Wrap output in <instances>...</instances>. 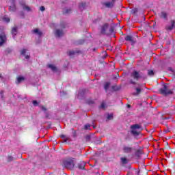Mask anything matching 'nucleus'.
<instances>
[{"label":"nucleus","mask_w":175,"mask_h":175,"mask_svg":"<svg viewBox=\"0 0 175 175\" xmlns=\"http://www.w3.org/2000/svg\"><path fill=\"white\" fill-rule=\"evenodd\" d=\"M147 80V75L144 74L143 72L134 70L130 75V79H129V84L135 85L136 81L139 80Z\"/></svg>","instance_id":"obj_1"},{"label":"nucleus","mask_w":175,"mask_h":175,"mask_svg":"<svg viewBox=\"0 0 175 175\" xmlns=\"http://www.w3.org/2000/svg\"><path fill=\"white\" fill-rule=\"evenodd\" d=\"M159 92L161 95L167 96V95H172V94H173V90H170L167 83H165L163 85V87L159 89Z\"/></svg>","instance_id":"obj_2"},{"label":"nucleus","mask_w":175,"mask_h":175,"mask_svg":"<svg viewBox=\"0 0 175 175\" xmlns=\"http://www.w3.org/2000/svg\"><path fill=\"white\" fill-rule=\"evenodd\" d=\"M140 125L139 124H133L131 126V133L135 137H137L139 135H140Z\"/></svg>","instance_id":"obj_3"},{"label":"nucleus","mask_w":175,"mask_h":175,"mask_svg":"<svg viewBox=\"0 0 175 175\" xmlns=\"http://www.w3.org/2000/svg\"><path fill=\"white\" fill-rule=\"evenodd\" d=\"M64 166L66 169L68 170H72L73 167H75V161L72 159L66 160L64 162Z\"/></svg>","instance_id":"obj_4"},{"label":"nucleus","mask_w":175,"mask_h":175,"mask_svg":"<svg viewBox=\"0 0 175 175\" xmlns=\"http://www.w3.org/2000/svg\"><path fill=\"white\" fill-rule=\"evenodd\" d=\"M107 29H109V24L105 23L101 27L100 33H102V35H109V33L107 32Z\"/></svg>","instance_id":"obj_5"},{"label":"nucleus","mask_w":175,"mask_h":175,"mask_svg":"<svg viewBox=\"0 0 175 175\" xmlns=\"http://www.w3.org/2000/svg\"><path fill=\"white\" fill-rule=\"evenodd\" d=\"M65 35V32L62 29H57L55 31V38H62Z\"/></svg>","instance_id":"obj_6"},{"label":"nucleus","mask_w":175,"mask_h":175,"mask_svg":"<svg viewBox=\"0 0 175 175\" xmlns=\"http://www.w3.org/2000/svg\"><path fill=\"white\" fill-rule=\"evenodd\" d=\"M7 38H6V34L5 33H1L0 34V47L1 46H3L5 43H6Z\"/></svg>","instance_id":"obj_7"},{"label":"nucleus","mask_w":175,"mask_h":175,"mask_svg":"<svg viewBox=\"0 0 175 175\" xmlns=\"http://www.w3.org/2000/svg\"><path fill=\"white\" fill-rule=\"evenodd\" d=\"M116 2V0H112L111 1H107L103 3V5L105 6V8H111L114 6V3Z\"/></svg>","instance_id":"obj_8"},{"label":"nucleus","mask_w":175,"mask_h":175,"mask_svg":"<svg viewBox=\"0 0 175 175\" xmlns=\"http://www.w3.org/2000/svg\"><path fill=\"white\" fill-rule=\"evenodd\" d=\"M18 28L17 27V26H14V27H12V31H11V33L14 39L16 35H17L18 33Z\"/></svg>","instance_id":"obj_9"},{"label":"nucleus","mask_w":175,"mask_h":175,"mask_svg":"<svg viewBox=\"0 0 175 175\" xmlns=\"http://www.w3.org/2000/svg\"><path fill=\"white\" fill-rule=\"evenodd\" d=\"M160 18L167 21V13L165 11H162L159 14Z\"/></svg>","instance_id":"obj_10"},{"label":"nucleus","mask_w":175,"mask_h":175,"mask_svg":"<svg viewBox=\"0 0 175 175\" xmlns=\"http://www.w3.org/2000/svg\"><path fill=\"white\" fill-rule=\"evenodd\" d=\"M79 8L81 12H83V10H85V9L87 8V3L81 2L79 3Z\"/></svg>","instance_id":"obj_11"},{"label":"nucleus","mask_w":175,"mask_h":175,"mask_svg":"<svg viewBox=\"0 0 175 175\" xmlns=\"http://www.w3.org/2000/svg\"><path fill=\"white\" fill-rule=\"evenodd\" d=\"M21 6L23 10H26V12H31V8H29V6L27 5L25 3H21Z\"/></svg>","instance_id":"obj_12"},{"label":"nucleus","mask_w":175,"mask_h":175,"mask_svg":"<svg viewBox=\"0 0 175 175\" xmlns=\"http://www.w3.org/2000/svg\"><path fill=\"white\" fill-rule=\"evenodd\" d=\"M174 25H175V21H171V25L166 26V29L167 31H172L173 28H174Z\"/></svg>","instance_id":"obj_13"},{"label":"nucleus","mask_w":175,"mask_h":175,"mask_svg":"<svg viewBox=\"0 0 175 175\" xmlns=\"http://www.w3.org/2000/svg\"><path fill=\"white\" fill-rule=\"evenodd\" d=\"M125 40H126L127 42H131V44H135V40H133V37H132L131 36H127L125 38Z\"/></svg>","instance_id":"obj_14"},{"label":"nucleus","mask_w":175,"mask_h":175,"mask_svg":"<svg viewBox=\"0 0 175 175\" xmlns=\"http://www.w3.org/2000/svg\"><path fill=\"white\" fill-rule=\"evenodd\" d=\"M80 53V51H68L67 52L68 55L70 57H72V55H75V54H79Z\"/></svg>","instance_id":"obj_15"},{"label":"nucleus","mask_w":175,"mask_h":175,"mask_svg":"<svg viewBox=\"0 0 175 175\" xmlns=\"http://www.w3.org/2000/svg\"><path fill=\"white\" fill-rule=\"evenodd\" d=\"M132 150H133V148H132L129 146H124V148H123V151H124V152H126V153L132 152Z\"/></svg>","instance_id":"obj_16"},{"label":"nucleus","mask_w":175,"mask_h":175,"mask_svg":"<svg viewBox=\"0 0 175 175\" xmlns=\"http://www.w3.org/2000/svg\"><path fill=\"white\" fill-rule=\"evenodd\" d=\"M33 33H35V35H38V36L40 37L42 35H43V33L39 30V29H35L32 31Z\"/></svg>","instance_id":"obj_17"},{"label":"nucleus","mask_w":175,"mask_h":175,"mask_svg":"<svg viewBox=\"0 0 175 175\" xmlns=\"http://www.w3.org/2000/svg\"><path fill=\"white\" fill-rule=\"evenodd\" d=\"M48 68H49V69H51V70H53V72H58V68L53 64H49Z\"/></svg>","instance_id":"obj_18"},{"label":"nucleus","mask_w":175,"mask_h":175,"mask_svg":"<svg viewBox=\"0 0 175 175\" xmlns=\"http://www.w3.org/2000/svg\"><path fill=\"white\" fill-rule=\"evenodd\" d=\"M85 167V163H84L83 161L78 164V168L80 169L81 170H84Z\"/></svg>","instance_id":"obj_19"},{"label":"nucleus","mask_w":175,"mask_h":175,"mask_svg":"<svg viewBox=\"0 0 175 175\" xmlns=\"http://www.w3.org/2000/svg\"><path fill=\"white\" fill-rule=\"evenodd\" d=\"M25 80V78L24 77H19L17 78L16 84H20V83H23Z\"/></svg>","instance_id":"obj_20"},{"label":"nucleus","mask_w":175,"mask_h":175,"mask_svg":"<svg viewBox=\"0 0 175 175\" xmlns=\"http://www.w3.org/2000/svg\"><path fill=\"white\" fill-rule=\"evenodd\" d=\"M120 162L123 164V165H126V163H128L129 161L128 159L125 158V157H122L120 159Z\"/></svg>","instance_id":"obj_21"},{"label":"nucleus","mask_w":175,"mask_h":175,"mask_svg":"<svg viewBox=\"0 0 175 175\" xmlns=\"http://www.w3.org/2000/svg\"><path fill=\"white\" fill-rule=\"evenodd\" d=\"M60 137H62V139H63V142L64 143H66V142H68V140H69V137H66V135H62L60 136Z\"/></svg>","instance_id":"obj_22"},{"label":"nucleus","mask_w":175,"mask_h":175,"mask_svg":"<svg viewBox=\"0 0 175 175\" xmlns=\"http://www.w3.org/2000/svg\"><path fill=\"white\" fill-rule=\"evenodd\" d=\"M110 87V83L107 82L104 85V89L106 92H107V90H109V88Z\"/></svg>","instance_id":"obj_23"},{"label":"nucleus","mask_w":175,"mask_h":175,"mask_svg":"<svg viewBox=\"0 0 175 175\" xmlns=\"http://www.w3.org/2000/svg\"><path fill=\"white\" fill-rule=\"evenodd\" d=\"M86 103H88V105H94V103H95V101H94V100L92 99H88L86 100Z\"/></svg>","instance_id":"obj_24"},{"label":"nucleus","mask_w":175,"mask_h":175,"mask_svg":"<svg viewBox=\"0 0 175 175\" xmlns=\"http://www.w3.org/2000/svg\"><path fill=\"white\" fill-rule=\"evenodd\" d=\"M3 21H5V23H10V18L8 16H3Z\"/></svg>","instance_id":"obj_25"},{"label":"nucleus","mask_w":175,"mask_h":175,"mask_svg":"<svg viewBox=\"0 0 175 175\" xmlns=\"http://www.w3.org/2000/svg\"><path fill=\"white\" fill-rule=\"evenodd\" d=\"M136 92L133 94V95H139L142 92V89L137 88L136 89Z\"/></svg>","instance_id":"obj_26"},{"label":"nucleus","mask_w":175,"mask_h":175,"mask_svg":"<svg viewBox=\"0 0 175 175\" xmlns=\"http://www.w3.org/2000/svg\"><path fill=\"white\" fill-rule=\"evenodd\" d=\"M16 10V5L13 4L12 6H10V11L14 12Z\"/></svg>","instance_id":"obj_27"},{"label":"nucleus","mask_w":175,"mask_h":175,"mask_svg":"<svg viewBox=\"0 0 175 175\" xmlns=\"http://www.w3.org/2000/svg\"><path fill=\"white\" fill-rule=\"evenodd\" d=\"M148 76H150V77L154 76V71L152 70H148Z\"/></svg>","instance_id":"obj_28"},{"label":"nucleus","mask_w":175,"mask_h":175,"mask_svg":"<svg viewBox=\"0 0 175 175\" xmlns=\"http://www.w3.org/2000/svg\"><path fill=\"white\" fill-rule=\"evenodd\" d=\"M142 154H143V152H142V150H137L135 152L136 157H140V155H142Z\"/></svg>","instance_id":"obj_29"},{"label":"nucleus","mask_w":175,"mask_h":175,"mask_svg":"<svg viewBox=\"0 0 175 175\" xmlns=\"http://www.w3.org/2000/svg\"><path fill=\"white\" fill-rule=\"evenodd\" d=\"M70 12H71L70 9H64L63 11V13L64 14H68L70 13Z\"/></svg>","instance_id":"obj_30"},{"label":"nucleus","mask_w":175,"mask_h":175,"mask_svg":"<svg viewBox=\"0 0 175 175\" xmlns=\"http://www.w3.org/2000/svg\"><path fill=\"white\" fill-rule=\"evenodd\" d=\"M85 92V89H83L79 94H78V97L80 98L82 94H84Z\"/></svg>","instance_id":"obj_31"},{"label":"nucleus","mask_w":175,"mask_h":175,"mask_svg":"<svg viewBox=\"0 0 175 175\" xmlns=\"http://www.w3.org/2000/svg\"><path fill=\"white\" fill-rule=\"evenodd\" d=\"M107 120H113V114L111 113V114H108L107 117Z\"/></svg>","instance_id":"obj_32"},{"label":"nucleus","mask_w":175,"mask_h":175,"mask_svg":"<svg viewBox=\"0 0 175 175\" xmlns=\"http://www.w3.org/2000/svg\"><path fill=\"white\" fill-rule=\"evenodd\" d=\"M12 161H14V158H13V157H12V156H9L8 157V162H12Z\"/></svg>","instance_id":"obj_33"},{"label":"nucleus","mask_w":175,"mask_h":175,"mask_svg":"<svg viewBox=\"0 0 175 175\" xmlns=\"http://www.w3.org/2000/svg\"><path fill=\"white\" fill-rule=\"evenodd\" d=\"M113 32H114V27H111L109 28V32H108L109 35H110V33H113Z\"/></svg>","instance_id":"obj_34"},{"label":"nucleus","mask_w":175,"mask_h":175,"mask_svg":"<svg viewBox=\"0 0 175 175\" xmlns=\"http://www.w3.org/2000/svg\"><path fill=\"white\" fill-rule=\"evenodd\" d=\"M85 139H86V142H90V140H91L92 137H91V135H86Z\"/></svg>","instance_id":"obj_35"},{"label":"nucleus","mask_w":175,"mask_h":175,"mask_svg":"<svg viewBox=\"0 0 175 175\" xmlns=\"http://www.w3.org/2000/svg\"><path fill=\"white\" fill-rule=\"evenodd\" d=\"M84 43V40H79L77 42V44H83Z\"/></svg>","instance_id":"obj_36"},{"label":"nucleus","mask_w":175,"mask_h":175,"mask_svg":"<svg viewBox=\"0 0 175 175\" xmlns=\"http://www.w3.org/2000/svg\"><path fill=\"white\" fill-rule=\"evenodd\" d=\"M25 53H27V49H23L21 51V55H25Z\"/></svg>","instance_id":"obj_37"},{"label":"nucleus","mask_w":175,"mask_h":175,"mask_svg":"<svg viewBox=\"0 0 175 175\" xmlns=\"http://www.w3.org/2000/svg\"><path fill=\"white\" fill-rule=\"evenodd\" d=\"M40 109L42 110V111H47V108H46L44 106H40Z\"/></svg>","instance_id":"obj_38"},{"label":"nucleus","mask_w":175,"mask_h":175,"mask_svg":"<svg viewBox=\"0 0 175 175\" xmlns=\"http://www.w3.org/2000/svg\"><path fill=\"white\" fill-rule=\"evenodd\" d=\"M32 103H33V106H38V105H39V103H38V101H37V100H33Z\"/></svg>","instance_id":"obj_39"},{"label":"nucleus","mask_w":175,"mask_h":175,"mask_svg":"<svg viewBox=\"0 0 175 175\" xmlns=\"http://www.w3.org/2000/svg\"><path fill=\"white\" fill-rule=\"evenodd\" d=\"M90 126H91V125H90L89 124H85L84 126V129H90Z\"/></svg>","instance_id":"obj_40"},{"label":"nucleus","mask_w":175,"mask_h":175,"mask_svg":"<svg viewBox=\"0 0 175 175\" xmlns=\"http://www.w3.org/2000/svg\"><path fill=\"white\" fill-rule=\"evenodd\" d=\"M106 108V104L105 103H103L100 105V109H105Z\"/></svg>","instance_id":"obj_41"},{"label":"nucleus","mask_w":175,"mask_h":175,"mask_svg":"<svg viewBox=\"0 0 175 175\" xmlns=\"http://www.w3.org/2000/svg\"><path fill=\"white\" fill-rule=\"evenodd\" d=\"M40 10L42 11V12H44L46 10V8L44 6H41L40 8Z\"/></svg>","instance_id":"obj_42"},{"label":"nucleus","mask_w":175,"mask_h":175,"mask_svg":"<svg viewBox=\"0 0 175 175\" xmlns=\"http://www.w3.org/2000/svg\"><path fill=\"white\" fill-rule=\"evenodd\" d=\"M25 57L26 59H29V58H30L29 55H25Z\"/></svg>","instance_id":"obj_43"},{"label":"nucleus","mask_w":175,"mask_h":175,"mask_svg":"<svg viewBox=\"0 0 175 175\" xmlns=\"http://www.w3.org/2000/svg\"><path fill=\"white\" fill-rule=\"evenodd\" d=\"M1 98H3V91L1 90L0 92Z\"/></svg>","instance_id":"obj_44"},{"label":"nucleus","mask_w":175,"mask_h":175,"mask_svg":"<svg viewBox=\"0 0 175 175\" xmlns=\"http://www.w3.org/2000/svg\"><path fill=\"white\" fill-rule=\"evenodd\" d=\"M60 27H61V28H62V29H65V25H61Z\"/></svg>","instance_id":"obj_45"},{"label":"nucleus","mask_w":175,"mask_h":175,"mask_svg":"<svg viewBox=\"0 0 175 175\" xmlns=\"http://www.w3.org/2000/svg\"><path fill=\"white\" fill-rule=\"evenodd\" d=\"M133 13H136V12H137V8H135V9L133 10Z\"/></svg>","instance_id":"obj_46"},{"label":"nucleus","mask_w":175,"mask_h":175,"mask_svg":"<svg viewBox=\"0 0 175 175\" xmlns=\"http://www.w3.org/2000/svg\"><path fill=\"white\" fill-rule=\"evenodd\" d=\"M169 70H170V71L172 72H174V71H173V69H172V68H169Z\"/></svg>","instance_id":"obj_47"},{"label":"nucleus","mask_w":175,"mask_h":175,"mask_svg":"<svg viewBox=\"0 0 175 175\" xmlns=\"http://www.w3.org/2000/svg\"><path fill=\"white\" fill-rule=\"evenodd\" d=\"M128 107H131V105H128Z\"/></svg>","instance_id":"obj_48"},{"label":"nucleus","mask_w":175,"mask_h":175,"mask_svg":"<svg viewBox=\"0 0 175 175\" xmlns=\"http://www.w3.org/2000/svg\"><path fill=\"white\" fill-rule=\"evenodd\" d=\"M94 129H95V126H93Z\"/></svg>","instance_id":"obj_49"},{"label":"nucleus","mask_w":175,"mask_h":175,"mask_svg":"<svg viewBox=\"0 0 175 175\" xmlns=\"http://www.w3.org/2000/svg\"><path fill=\"white\" fill-rule=\"evenodd\" d=\"M114 79H117V77H116Z\"/></svg>","instance_id":"obj_50"},{"label":"nucleus","mask_w":175,"mask_h":175,"mask_svg":"<svg viewBox=\"0 0 175 175\" xmlns=\"http://www.w3.org/2000/svg\"><path fill=\"white\" fill-rule=\"evenodd\" d=\"M1 77V75H0V78Z\"/></svg>","instance_id":"obj_51"}]
</instances>
